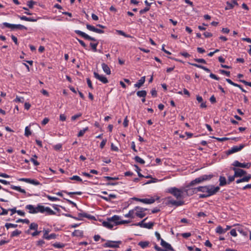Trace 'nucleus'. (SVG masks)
<instances>
[{
    "mask_svg": "<svg viewBox=\"0 0 251 251\" xmlns=\"http://www.w3.org/2000/svg\"><path fill=\"white\" fill-rule=\"evenodd\" d=\"M190 64L192 66H194L196 67L202 69L207 73H209L210 72V70L208 68H207L203 66H202L201 65H199L198 64H195V63H190Z\"/></svg>",
    "mask_w": 251,
    "mask_h": 251,
    "instance_id": "nucleus-29",
    "label": "nucleus"
},
{
    "mask_svg": "<svg viewBox=\"0 0 251 251\" xmlns=\"http://www.w3.org/2000/svg\"><path fill=\"white\" fill-rule=\"evenodd\" d=\"M107 142L106 139H103L101 142L100 144V147L101 149H103L105 145Z\"/></svg>",
    "mask_w": 251,
    "mask_h": 251,
    "instance_id": "nucleus-61",
    "label": "nucleus"
},
{
    "mask_svg": "<svg viewBox=\"0 0 251 251\" xmlns=\"http://www.w3.org/2000/svg\"><path fill=\"white\" fill-rule=\"evenodd\" d=\"M226 231V229H224L221 226H219L217 227L216 232L219 234H223Z\"/></svg>",
    "mask_w": 251,
    "mask_h": 251,
    "instance_id": "nucleus-33",
    "label": "nucleus"
},
{
    "mask_svg": "<svg viewBox=\"0 0 251 251\" xmlns=\"http://www.w3.org/2000/svg\"><path fill=\"white\" fill-rule=\"evenodd\" d=\"M155 200L153 198H151L150 199H142V200L141 201V202H143L145 204H151L155 202Z\"/></svg>",
    "mask_w": 251,
    "mask_h": 251,
    "instance_id": "nucleus-26",
    "label": "nucleus"
},
{
    "mask_svg": "<svg viewBox=\"0 0 251 251\" xmlns=\"http://www.w3.org/2000/svg\"><path fill=\"white\" fill-rule=\"evenodd\" d=\"M25 208L29 210V213L31 214H35L39 212V209L38 208V205L37 207H35L33 205L31 204L27 205Z\"/></svg>",
    "mask_w": 251,
    "mask_h": 251,
    "instance_id": "nucleus-14",
    "label": "nucleus"
},
{
    "mask_svg": "<svg viewBox=\"0 0 251 251\" xmlns=\"http://www.w3.org/2000/svg\"><path fill=\"white\" fill-rule=\"evenodd\" d=\"M78 215L79 217V218H78L79 219L80 217H86V218H88V219H93L95 218V217L93 216H91V215H88L85 213H80L78 214Z\"/></svg>",
    "mask_w": 251,
    "mask_h": 251,
    "instance_id": "nucleus-32",
    "label": "nucleus"
},
{
    "mask_svg": "<svg viewBox=\"0 0 251 251\" xmlns=\"http://www.w3.org/2000/svg\"><path fill=\"white\" fill-rule=\"evenodd\" d=\"M83 231L79 230H75L73 233V236H83Z\"/></svg>",
    "mask_w": 251,
    "mask_h": 251,
    "instance_id": "nucleus-34",
    "label": "nucleus"
},
{
    "mask_svg": "<svg viewBox=\"0 0 251 251\" xmlns=\"http://www.w3.org/2000/svg\"><path fill=\"white\" fill-rule=\"evenodd\" d=\"M75 33L81 36L82 37L84 38L86 40H90V41H96V39L95 38L90 36L88 34H86L85 33H84L80 30H75Z\"/></svg>",
    "mask_w": 251,
    "mask_h": 251,
    "instance_id": "nucleus-9",
    "label": "nucleus"
},
{
    "mask_svg": "<svg viewBox=\"0 0 251 251\" xmlns=\"http://www.w3.org/2000/svg\"><path fill=\"white\" fill-rule=\"evenodd\" d=\"M38 208L39 209V212L42 213L46 212L48 215H53L56 214L54 211L49 207H45L41 205H38Z\"/></svg>",
    "mask_w": 251,
    "mask_h": 251,
    "instance_id": "nucleus-4",
    "label": "nucleus"
},
{
    "mask_svg": "<svg viewBox=\"0 0 251 251\" xmlns=\"http://www.w3.org/2000/svg\"><path fill=\"white\" fill-rule=\"evenodd\" d=\"M86 28L90 31H93V32H96L98 33L101 34V33H104L103 30L97 28L95 27H94V26L91 25L89 24L86 25Z\"/></svg>",
    "mask_w": 251,
    "mask_h": 251,
    "instance_id": "nucleus-17",
    "label": "nucleus"
},
{
    "mask_svg": "<svg viewBox=\"0 0 251 251\" xmlns=\"http://www.w3.org/2000/svg\"><path fill=\"white\" fill-rule=\"evenodd\" d=\"M201 182H202V181L201 176H200L191 181L188 185H186V188H189L191 186L195 185L197 184L201 183Z\"/></svg>",
    "mask_w": 251,
    "mask_h": 251,
    "instance_id": "nucleus-18",
    "label": "nucleus"
},
{
    "mask_svg": "<svg viewBox=\"0 0 251 251\" xmlns=\"http://www.w3.org/2000/svg\"><path fill=\"white\" fill-rule=\"evenodd\" d=\"M107 220V221H103L102 222L103 226L109 229H112L114 226V225H115L114 222L111 220V218H108Z\"/></svg>",
    "mask_w": 251,
    "mask_h": 251,
    "instance_id": "nucleus-15",
    "label": "nucleus"
},
{
    "mask_svg": "<svg viewBox=\"0 0 251 251\" xmlns=\"http://www.w3.org/2000/svg\"><path fill=\"white\" fill-rule=\"evenodd\" d=\"M213 177V175L212 174L210 175H204L201 176L202 182L209 180Z\"/></svg>",
    "mask_w": 251,
    "mask_h": 251,
    "instance_id": "nucleus-28",
    "label": "nucleus"
},
{
    "mask_svg": "<svg viewBox=\"0 0 251 251\" xmlns=\"http://www.w3.org/2000/svg\"><path fill=\"white\" fill-rule=\"evenodd\" d=\"M245 145L244 144H241L238 146H233L230 150H228L227 151V154L229 155L233 153L240 151L245 147Z\"/></svg>",
    "mask_w": 251,
    "mask_h": 251,
    "instance_id": "nucleus-7",
    "label": "nucleus"
},
{
    "mask_svg": "<svg viewBox=\"0 0 251 251\" xmlns=\"http://www.w3.org/2000/svg\"><path fill=\"white\" fill-rule=\"evenodd\" d=\"M147 210L146 208L136 206L135 207V215L140 218H143L146 215L144 212Z\"/></svg>",
    "mask_w": 251,
    "mask_h": 251,
    "instance_id": "nucleus-3",
    "label": "nucleus"
},
{
    "mask_svg": "<svg viewBox=\"0 0 251 251\" xmlns=\"http://www.w3.org/2000/svg\"><path fill=\"white\" fill-rule=\"evenodd\" d=\"M145 82V76L142 77L138 81L134 84L135 87L140 88Z\"/></svg>",
    "mask_w": 251,
    "mask_h": 251,
    "instance_id": "nucleus-22",
    "label": "nucleus"
},
{
    "mask_svg": "<svg viewBox=\"0 0 251 251\" xmlns=\"http://www.w3.org/2000/svg\"><path fill=\"white\" fill-rule=\"evenodd\" d=\"M186 191L184 189V188L178 189L176 187H171L168 189V192L172 194L177 200H181L183 199L184 191Z\"/></svg>",
    "mask_w": 251,
    "mask_h": 251,
    "instance_id": "nucleus-1",
    "label": "nucleus"
},
{
    "mask_svg": "<svg viewBox=\"0 0 251 251\" xmlns=\"http://www.w3.org/2000/svg\"><path fill=\"white\" fill-rule=\"evenodd\" d=\"M45 196L50 201H59V199L56 197H52L50 195H45Z\"/></svg>",
    "mask_w": 251,
    "mask_h": 251,
    "instance_id": "nucleus-45",
    "label": "nucleus"
},
{
    "mask_svg": "<svg viewBox=\"0 0 251 251\" xmlns=\"http://www.w3.org/2000/svg\"><path fill=\"white\" fill-rule=\"evenodd\" d=\"M62 192L65 193L69 195H80L82 194L81 192H68L65 190H63L62 191Z\"/></svg>",
    "mask_w": 251,
    "mask_h": 251,
    "instance_id": "nucleus-41",
    "label": "nucleus"
},
{
    "mask_svg": "<svg viewBox=\"0 0 251 251\" xmlns=\"http://www.w3.org/2000/svg\"><path fill=\"white\" fill-rule=\"evenodd\" d=\"M122 242L121 241H108L104 244H103V247L105 248H119V244H121Z\"/></svg>",
    "mask_w": 251,
    "mask_h": 251,
    "instance_id": "nucleus-6",
    "label": "nucleus"
},
{
    "mask_svg": "<svg viewBox=\"0 0 251 251\" xmlns=\"http://www.w3.org/2000/svg\"><path fill=\"white\" fill-rule=\"evenodd\" d=\"M15 102H23L24 101V98L23 97H17L16 99L14 100Z\"/></svg>",
    "mask_w": 251,
    "mask_h": 251,
    "instance_id": "nucleus-62",
    "label": "nucleus"
},
{
    "mask_svg": "<svg viewBox=\"0 0 251 251\" xmlns=\"http://www.w3.org/2000/svg\"><path fill=\"white\" fill-rule=\"evenodd\" d=\"M31 134V132L28 126H26L25 128V135L28 137Z\"/></svg>",
    "mask_w": 251,
    "mask_h": 251,
    "instance_id": "nucleus-48",
    "label": "nucleus"
},
{
    "mask_svg": "<svg viewBox=\"0 0 251 251\" xmlns=\"http://www.w3.org/2000/svg\"><path fill=\"white\" fill-rule=\"evenodd\" d=\"M232 169L234 172V176L242 177L247 174V172L243 169H238L235 167L232 168Z\"/></svg>",
    "mask_w": 251,
    "mask_h": 251,
    "instance_id": "nucleus-10",
    "label": "nucleus"
},
{
    "mask_svg": "<svg viewBox=\"0 0 251 251\" xmlns=\"http://www.w3.org/2000/svg\"><path fill=\"white\" fill-rule=\"evenodd\" d=\"M160 244L162 247H163L164 248H165V250H170V251H174V249L172 248V247L171 246V245L170 244H169V243H167L166 242H165L163 239H161V242Z\"/></svg>",
    "mask_w": 251,
    "mask_h": 251,
    "instance_id": "nucleus-20",
    "label": "nucleus"
},
{
    "mask_svg": "<svg viewBox=\"0 0 251 251\" xmlns=\"http://www.w3.org/2000/svg\"><path fill=\"white\" fill-rule=\"evenodd\" d=\"M81 116H82V114L81 113H79L76 115L73 116L71 117V120L72 121H75V120H76L77 118H78L79 117H81Z\"/></svg>",
    "mask_w": 251,
    "mask_h": 251,
    "instance_id": "nucleus-53",
    "label": "nucleus"
},
{
    "mask_svg": "<svg viewBox=\"0 0 251 251\" xmlns=\"http://www.w3.org/2000/svg\"><path fill=\"white\" fill-rule=\"evenodd\" d=\"M117 32L119 34H120L121 35H122V36H124L125 37H126V38H130V37H131L130 35L126 34L124 31H123L122 30H117Z\"/></svg>",
    "mask_w": 251,
    "mask_h": 251,
    "instance_id": "nucleus-50",
    "label": "nucleus"
},
{
    "mask_svg": "<svg viewBox=\"0 0 251 251\" xmlns=\"http://www.w3.org/2000/svg\"><path fill=\"white\" fill-rule=\"evenodd\" d=\"M0 208L2 210V212H1L0 213V215H7V214L8 211V209L6 210V209L2 208V207H0Z\"/></svg>",
    "mask_w": 251,
    "mask_h": 251,
    "instance_id": "nucleus-60",
    "label": "nucleus"
},
{
    "mask_svg": "<svg viewBox=\"0 0 251 251\" xmlns=\"http://www.w3.org/2000/svg\"><path fill=\"white\" fill-rule=\"evenodd\" d=\"M135 208L132 210L129 211L127 214L125 215V217L126 218H130L133 219L135 217Z\"/></svg>",
    "mask_w": 251,
    "mask_h": 251,
    "instance_id": "nucleus-27",
    "label": "nucleus"
},
{
    "mask_svg": "<svg viewBox=\"0 0 251 251\" xmlns=\"http://www.w3.org/2000/svg\"><path fill=\"white\" fill-rule=\"evenodd\" d=\"M70 179L71 180H74L80 182L82 181V179L77 176H74L72 177H70Z\"/></svg>",
    "mask_w": 251,
    "mask_h": 251,
    "instance_id": "nucleus-51",
    "label": "nucleus"
},
{
    "mask_svg": "<svg viewBox=\"0 0 251 251\" xmlns=\"http://www.w3.org/2000/svg\"><path fill=\"white\" fill-rule=\"evenodd\" d=\"M94 75L96 78L99 80L104 84H106L108 82V81L106 77L103 75H100L98 73L96 72L94 73Z\"/></svg>",
    "mask_w": 251,
    "mask_h": 251,
    "instance_id": "nucleus-16",
    "label": "nucleus"
},
{
    "mask_svg": "<svg viewBox=\"0 0 251 251\" xmlns=\"http://www.w3.org/2000/svg\"><path fill=\"white\" fill-rule=\"evenodd\" d=\"M134 160L136 162L139 163L141 164H145V161L138 156H136L134 157Z\"/></svg>",
    "mask_w": 251,
    "mask_h": 251,
    "instance_id": "nucleus-40",
    "label": "nucleus"
},
{
    "mask_svg": "<svg viewBox=\"0 0 251 251\" xmlns=\"http://www.w3.org/2000/svg\"><path fill=\"white\" fill-rule=\"evenodd\" d=\"M36 3V2L33 1V0H30L27 2V5L29 7V8H32L33 7V5Z\"/></svg>",
    "mask_w": 251,
    "mask_h": 251,
    "instance_id": "nucleus-44",
    "label": "nucleus"
},
{
    "mask_svg": "<svg viewBox=\"0 0 251 251\" xmlns=\"http://www.w3.org/2000/svg\"><path fill=\"white\" fill-rule=\"evenodd\" d=\"M147 218L144 219L139 223L134 224L133 225L136 226H139L141 227H146L147 226L146 225H145V223H144V222L147 220Z\"/></svg>",
    "mask_w": 251,
    "mask_h": 251,
    "instance_id": "nucleus-37",
    "label": "nucleus"
},
{
    "mask_svg": "<svg viewBox=\"0 0 251 251\" xmlns=\"http://www.w3.org/2000/svg\"><path fill=\"white\" fill-rule=\"evenodd\" d=\"M184 189L185 190H187L186 191H184V193H185L188 196H191L194 194H196L198 193V192H194L195 188H189V187L186 188V186L184 187Z\"/></svg>",
    "mask_w": 251,
    "mask_h": 251,
    "instance_id": "nucleus-23",
    "label": "nucleus"
},
{
    "mask_svg": "<svg viewBox=\"0 0 251 251\" xmlns=\"http://www.w3.org/2000/svg\"><path fill=\"white\" fill-rule=\"evenodd\" d=\"M213 138L216 139L217 140H218V141H220V142L225 141H226L229 139L228 138H226V137L217 138V137H213Z\"/></svg>",
    "mask_w": 251,
    "mask_h": 251,
    "instance_id": "nucleus-55",
    "label": "nucleus"
},
{
    "mask_svg": "<svg viewBox=\"0 0 251 251\" xmlns=\"http://www.w3.org/2000/svg\"><path fill=\"white\" fill-rule=\"evenodd\" d=\"M16 222L17 223L22 222L24 223L28 224L29 223V221L28 219H18V220H17Z\"/></svg>",
    "mask_w": 251,
    "mask_h": 251,
    "instance_id": "nucleus-54",
    "label": "nucleus"
},
{
    "mask_svg": "<svg viewBox=\"0 0 251 251\" xmlns=\"http://www.w3.org/2000/svg\"><path fill=\"white\" fill-rule=\"evenodd\" d=\"M194 60L198 63H203V64L206 63V61L204 59H202V58H201V59L196 58V59H194Z\"/></svg>",
    "mask_w": 251,
    "mask_h": 251,
    "instance_id": "nucleus-58",
    "label": "nucleus"
},
{
    "mask_svg": "<svg viewBox=\"0 0 251 251\" xmlns=\"http://www.w3.org/2000/svg\"><path fill=\"white\" fill-rule=\"evenodd\" d=\"M88 130V127H86L82 130H80L77 134L78 137H82L83 136L86 131Z\"/></svg>",
    "mask_w": 251,
    "mask_h": 251,
    "instance_id": "nucleus-38",
    "label": "nucleus"
},
{
    "mask_svg": "<svg viewBox=\"0 0 251 251\" xmlns=\"http://www.w3.org/2000/svg\"><path fill=\"white\" fill-rule=\"evenodd\" d=\"M149 245L148 241H141L139 242L138 245L140 246L142 248L144 249L147 247Z\"/></svg>",
    "mask_w": 251,
    "mask_h": 251,
    "instance_id": "nucleus-36",
    "label": "nucleus"
},
{
    "mask_svg": "<svg viewBox=\"0 0 251 251\" xmlns=\"http://www.w3.org/2000/svg\"><path fill=\"white\" fill-rule=\"evenodd\" d=\"M145 225H146V227H144V228H146L148 229H151L152 228L154 223L152 222H150L149 223H145Z\"/></svg>",
    "mask_w": 251,
    "mask_h": 251,
    "instance_id": "nucleus-52",
    "label": "nucleus"
},
{
    "mask_svg": "<svg viewBox=\"0 0 251 251\" xmlns=\"http://www.w3.org/2000/svg\"><path fill=\"white\" fill-rule=\"evenodd\" d=\"M137 95L139 97L145 98L147 95V92L145 90L138 91L137 92Z\"/></svg>",
    "mask_w": 251,
    "mask_h": 251,
    "instance_id": "nucleus-35",
    "label": "nucleus"
},
{
    "mask_svg": "<svg viewBox=\"0 0 251 251\" xmlns=\"http://www.w3.org/2000/svg\"><path fill=\"white\" fill-rule=\"evenodd\" d=\"M150 7H149V6H147L145 8H144L143 9H142L140 11H139V13L140 14H144V13L148 11L149 10H150Z\"/></svg>",
    "mask_w": 251,
    "mask_h": 251,
    "instance_id": "nucleus-57",
    "label": "nucleus"
},
{
    "mask_svg": "<svg viewBox=\"0 0 251 251\" xmlns=\"http://www.w3.org/2000/svg\"><path fill=\"white\" fill-rule=\"evenodd\" d=\"M219 185L220 186H223L227 184V182L226 180V178L225 176H220L219 178Z\"/></svg>",
    "mask_w": 251,
    "mask_h": 251,
    "instance_id": "nucleus-30",
    "label": "nucleus"
},
{
    "mask_svg": "<svg viewBox=\"0 0 251 251\" xmlns=\"http://www.w3.org/2000/svg\"><path fill=\"white\" fill-rule=\"evenodd\" d=\"M43 231L44 232V235H43V238L44 239H45L46 237L49 236V233L50 232V230H49V229H44Z\"/></svg>",
    "mask_w": 251,
    "mask_h": 251,
    "instance_id": "nucleus-56",
    "label": "nucleus"
},
{
    "mask_svg": "<svg viewBox=\"0 0 251 251\" xmlns=\"http://www.w3.org/2000/svg\"><path fill=\"white\" fill-rule=\"evenodd\" d=\"M176 201L174 200H170L168 201V203L171 204L176 206H181L184 204V201L182 200Z\"/></svg>",
    "mask_w": 251,
    "mask_h": 251,
    "instance_id": "nucleus-19",
    "label": "nucleus"
},
{
    "mask_svg": "<svg viewBox=\"0 0 251 251\" xmlns=\"http://www.w3.org/2000/svg\"><path fill=\"white\" fill-rule=\"evenodd\" d=\"M101 66H102V70L103 71L107 74V75H110L111 74V71H110V69L109 68V67H108V66L105 64V63H102L101 64Z\"/></svg>",
    "mask_w": 251,
    "mask_h": 251,
    "instance_id": "nucleus-25",
    "label": "nucleus"
},
{
    "mask_svg": "<svg viewBox=\"0 0 251 251\" xmlns=\"http://www.w3.org/2000/svg\"><path fill=\"white\" fill-rule=\"evenodd\" d=\"M251 178V175L249 174L245 176H244L241 178V182H248Z\"/></svg>",
    "mask_w": 251,
    "mask_h": 251,
    "instance_id": "nucleus-39",
    "label": "nucleus"
},
{
    "mask_svg": "<svg viewBox=\"0 0 251 251\" xmlns=\"http://www.w3.org/2000/svg\"><path fill=\"white\" fill-rule=\"evenodd\" d=\"M56 234H55V233H51L50 234V235H49V236L48 237H45V239H47V240H50V239H55L56 238Z\"/></svg>",
    "mask_w": 251,
    "mask_h": 251,
    "instance_id": "nucleus-49",
    "label": "nucleus"
},
{
    "mask_svg": "<svg viewBox=\"0 0 251 251\" xmlns=\"http://www.w3.org/2000/svg\"><path fill=\"white\" fill-rule=\"evenodd\" d=\"M30 161L32 162H33V164L35 166H37L39 165V163L36 160H35L34 158H31L30 159Z\"/></svg>",
    "mask_w": 251,
    "mask_h": 251,
    "instance_id": "nucleus-64",
    "label": "nucleus"
},
{
    "mask_svg": "<svg viewBox=\"0 0 251 251\" xmlns=\"http://www.w3.org/2000/svg\"><path fill=\"white\" fill-rule=\"evenodd\" d=\"M21 233H22L21 231L16 229L11 233V237H13L14 236H17L19 235L20 234H21Z\"/></svg>",
    "mask_w": 251,
    "mask_h": 251,
    "instance_id": "nucleus-42",
    "label": "nucleus"
},
{
    "mask_svg": "<svg viewBox=\"0 0 251 251\" xmlns=\"http://www.w3.org/2000/svg\"><path fill=\"white\" fill-rule=\"evenodd\" d=\"M38 225L37 224L35 223H32L30 224L29 226V229L26 231V233L28 234H30V230H36L38 229Z\"/></svg>",
    "mask_w": 251,
    "mask_h": 251,
    "instance_id": "nucleus-24",
    "label": "nucleus"
},
{
    "mask_svg": "<svg viewBox=\"0 0 251 251\" xmlns=\"http://www.w3.org/2000/svg\"><path fill=\"white\" fill-rule=\"evenodd\" d=\"M232 165L236 167H240L247 169L250 168L251 166V164L250 163H242L237 160L235 161Z\"/></svg>",
    "mask_w": 251,
    "mask_h": 251,
    "instance_id": "nucleus-11",
    "label": "nucleus"
},
{
    "mask_svg": "<svg viewBox=\"0 0 251 251\" xmlns=\"http://www.w3.org/2000/svg\"><path fill=\"white\" fill-rule=\"evenodd\" d=\"M18 225L17 224H13L11 223H6L5 225V226L7 229H9L10 227L16 228L17 227Z\"/></svg>",
    "mask_w": 251,
    "mask_h": 251,
    "instance_id": "nucleus-43",
    "label": "nucleus"
},
{
    "mask_svg": "<svg viewBox=\"0 0 251 251\" xmlns=\"http://www.w3.org/2000/svg\"><path fill=\"white\" fill-rule=\"evenodd\" d=\"M19 18H20L21 20H24L25 21L28 22H36L37 19H35L33 17H27L25 16H18Z\"/></svg>",
    "mask_w": 251,
    "mask_h": 251,
    "instance_id": "nucleus-21",
    "label": "nucleus"
},
{
    "mask_svg": "<svg viewBox=\"0 0 251 251\" xmlns=\"http://www.w3.org/2000/svg\"><path fill=\"white\" fill-rule=\"evenodd\" d=\"M208 187L207 185L204 186H199L198 187L195 188L194 192H201L203 194H201L200 195H207Z\"/></svg>",
    "mask_w": 251,
    "mask_h": 251,
    "instance_id": "nucleus-13",
    "label": "nucleus"
},
{
    "mask_svg": "<svg viewBox=\"0 0 251 251\" xmlns=\"http://www.w3.org/2000/svg\"><path fill=\"white\" fill-rule=\"evenodd\" d=\"M19 181H24L27 183H29L30 184H32L34 185H38L40 184V183L39 181L35 180V179H32L30 178H21L19 179Z\"/></svg>",
    "mask_w": 251,
    "mask_h": 251,
    "instance_id": "nucleus-12",
    "label": "nucleus"
},
{
    "mask_svg": "<svg viewBox=\"0 0 251 251\" xmlns=\"http://www.w3.org/2000/svg\"><path fill=\"white\" fill-rule=\"evenodd\" d=\"M207 195H199V198H205L216 194L220 190L219 186H215L213 185H207Z\"/></svg>",
    "mask_w": 251,
    "mask_h": 251,
    "instance_id": "nucleus-2",
    "label": "nucleus"
},
{
    "mask_svg": "<svg viewBox=\"0 0 251 251\" xmlns=\"http://www.w3.org/2000/svg\"><path fill=\"white\" fill-rule=\"evenodd\" d=\"M53 246L56 248H62L64 247L65 245L60 243H55L53 244Z\"/></svg>",
    "mask_w": 251,
    "mask_h": 251,
    "instance_id": "nucleus-47",
    "label": "nucleus"
},
{
    "mask_svg": "<svg viewBox=\"0 0 251 251\" xmlns=\"http://www.w3.org/2000/svg\"><path fill=\"white\" fill-rule=\"evenodd\" d=\"M3 25L7 28H10L11 29L18 28L20 29H27V27L22 25H14L8 23H3Z\"/></svg>",
    "mask_w": 251,
    "mask_h": 251,
    "instance_id": "nucleus-8",
    "label": "nucleus"
},
{
    "mask_svg": "<svg viewBox=\"0 0 251 251\" xmlns=\"http://www.w3.org/2000/svg\"><path fill=\"white\" fill-rule=\"evenodd\" d=\"M11 188L13 189V190H17L22 193H23V194H25L26 193V192L25 191L21 188L20 186H14V185H11Z\"/></svg>",
    "mask_w": 251,
    "mask_h": 251,
    "instance_id": "nucleus-31",
    "label": "nucleus"
},
{
    "mask_svg": "<svg viewBox=\"0 0 251 251\" xmlns=\"http://www.w3.org/2000/svg\"><path fill=\"white\" fill-rule=\"evenodd\" d=\"M236 176H234V175L233 176H229L228 177L227 184H229L230 182H232L234 180L235 177Z\"/></svg>",
    "mask_w": 251,
    "mask_h": 251,
    "instance_id": "nucleus-59",
    "label": "nucleus"
},
{
    "mask_svg": "<svg viewBox=\"0 0 251 251\" xmlns=\"http://www.w3.org/2000/svg\"><path fill=\"white\" fill-rule=\"evenodd\" d=\"M98 44V42L97 43H90V45L91 47L92 50L94 52L97 51V47Z\"/></svg>",
    "mask_w": 251,
    "mask_h": 251,
    "instance_id": "nucleus-46",
    "label": "nucleus"
},
{
    "mask_svg": "<svg viewBox=\"0 0 251 251\" xmlns=\"http://www.w3.org/2000/svg\"><path fill=\"white\" fill-rule=\"evenodd\" d=\"M49 122V119L48 118H45L43 119V120L42 121V125L43 126L46 125Z\"/></svg>",
    "mask_w": 251,
    "mask_h": 251,
    "instance_id": "nucleus-63",
    "label": "nucleus"
},
{
    "mask_svg": "<svg viewBox=\"0 0 251 251\" xmlns=\"http://www.w3.org/2000/svg\"><path fill=\"white\" fill-rule=\"evenodd\" d=\"M111 220L114 222L115 225H119L126 224L130 223V221L129 220H120V217L118 215H114L112 217H111Z\"/></svg>",
    "mask_w": 251,
    "mask_h": 251,
    "instance_id": "nucleus-5",
    "label": "nucleus"
}]
</instances>
